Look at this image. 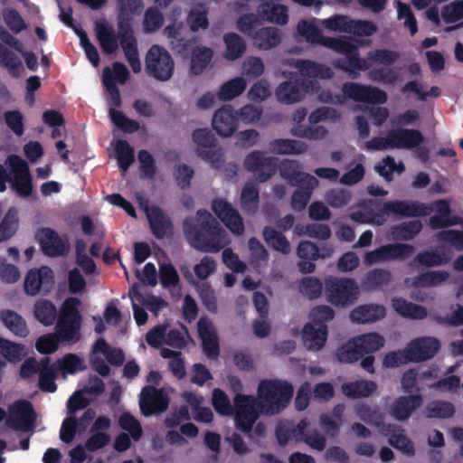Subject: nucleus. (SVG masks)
I'll use <instances>...</instances> for the list:
<instances>
[{
    "label": "nucleus",
    "mask_w": 463,
    "mask_h": 463,
    "mask_svg": "<svg viewBox=\"0 0 463 463\" xmlns=\"http://www.w3.org/2000/svg\"><path fill=\"white\" fill-rule=\"evenodd\" d=\"M184 232L191 246L202 252H219L230 242L220 222L205 209L184 222Z\"/></svg>",
    "instance_id": "nucleus-1"
},
{
    "label": "nucleus",
    "mask_w": 463,
    "mask_h": 463,
    "mask_svg": "<svg viewBox=\"0 0 463 463\" xmlns=\"http://www.w3.org/2000/svg\"><path fill=\"white\" fill-rule=\"evenodd\" d=\"M294 388L287 381L266 379L258 386L259 407L266 415H276L283 411L290 403Z\"/></svg>",
    "instance_id": "nucleus-2"
},
{
    "label": "nucleus",
    "mask_w": 463,
    "mask_h": 463,
    "mask_svg": "<svg viewBox=\"0 0 463 463\" xmlns=\"http://www.w3.org/2000/svg\"><path fill=\"white\" fill-rule=\"evenodd\" d=\"M322 46L345 55L334 60L333 66L348 73L353 80L358 79L361 71L371 68V64L360 57L358 47L347 38L326 36Z\"/></svg>",
    "instance_id": "nucleus-3"
},
{
    "label": "nucleus",
    "mask_w": 463,
    "mask_h": 463,
    "mask_svg": "<svg viewBox=\"0 0 463 463\" xmlns=\"http://www.w3.org/2000/svg\"><path fill=\"white\" fill-rule=\"evenodd\" d=\"M95 32L100 48L106 54H112L118 51V41L121 48H123V46L127 47L137 44L131 18L128 15L120 14L118 21L117 33L114 28L106 23H97Z\"/></svg>",
    "instance_id": "nucleus-4"
},
{
    "label": "nucleus",
    "mask_w": 463,
    "mask_h": 463,
    "mask_svg": "<svg viewBox=\"0 0 463 463\" xmlns=\"http://www.w3.org/2000/svg\"><path fill=\"white\" fill-rule=\"evenodd\" d=\"M384 345V338L378 333H367L350 339L337 349L336 356L341 363H354L364 354L380 350Z\"/></svg>",
    "instance_id": "nucleus-5"
},
{
    "label": "nucleus",
    "mask_w": 463,
    "mask_h": 463,
    "mask_svg": "<svg viewBox=\"0 0 463 463\" xmlns=\"http://www.w3.org/2000/svg\"><path fill=\"white\" fill-rule=\"evenodd\" d=\"M80 300L68 298L61 307L56 324V334L61 342H77L80 337L81 316L78 309Z\"/></svg>",
    "instance_id": "nucleus-6"
},
{
    "label": "nucleus",
    "mask_w": 463,
    "mask_h": 463,
    "mask_svg": "<svg viewBox=\"0 0 463 463\" xmlns=\"http://www.w3.org/2000/svg\"><path fill=\"white\" fill-rule=\"evenodd\" d=\"M325 295L335 307L353 305L359 296V287L354 279L330 276L325 279Z\"/></svg>",
    "instance_id": "nucleus-7"
},
{
    "label": "nucleus",
    "mask_w": 463,
    "mask_h": 463,
    "mask_svg": "<svg viewBox=\"0 0 463 463\" xmlns=\"http://www.w3.org/2000/svg\"><path fill=\"white\" fill-rule=\"evenodd\" d=\"M145 71L149 77L158 81H166L174 74L175 61L164 47L154 44L146 54Z\"/></svg>",
    "instance_id": "nucleus-8"
},
{
    "label": "nucleus",
    "mask_w": 463,
    "mask_h": 463,
    "mask_svg": "<svg viewBox=\"0 0 463 463\" xmlns=\"http://www.w3.org/2000/svg\"><path fill=\"white\" fill-rule=\"evenodd\" d=\"M235 428L249 438H252V428L259 419L260 412L256 408L253 397L237 393L234 397Z\"/></svg>",
    "instance_id": "nucleus-9"
},
{
    "label": "nucleus",
    "mask_w": 463,
    "mask_h": 463,
    "mask_svg": "<svg viewBox=\"0 0 463 463\" xmlns=\"http://www.w3.org/2000/svg\"><path fill=\"white\" fill-rule=\"evenodd\" d=\"M243 167L259 183H265L276 174L278 170V158L267 156L264 151L253 150L245 156Z\"/></svg>",
    "instance_id": "nucleus-10"
},
{
    "label": "nucleus",
    "mask_w": 463,
    "mask_h": 463,
    "mask_svg": "<svg viewBox=\"0 0 463 463\" xmlns=\"http://www.w3.org/2000/svg\"><path fill=\"white\" fill-rule=\"evenodd\" d=\"M193 141L197 145V156L212 164L213 167L219 169L222 167L224 159L221 148L216 146V138L211 130L207 128H198L193 132Z\"/></svg>",
    "instance_id": "nucleus-11"
},
{
    "label": "nucleus",
    "mask_w": 463,
    "mask_h": 463,
    "mask_svg": "<svg viewBox=\"0 0 463 463\" xmlns=\"http://www.w3.org/2000/svg\"><path fill=\"white\" fill-rule=\"evenodd\" d=\"M317 86L315 80L295 76L278 86L276 96L281 103L293 104L300 101L306 93L313 91Z\"/></svg>",
    "instance_id": "nucleus-12"
},
{
    "label": "nucleus",
    "mask_w": 463,
    "mask_h": 463,
    "mask_svg": "<svg viewBox=\"0 0 463 463\" xmlns=\"http://www.w3.org/2000/svg\"><path fill=\"white\" fill-rule=\"evenodd\" d=\"M13 175L11 187L21 197L33 194V179L28 164L17 155H11L5 161Z\"/></svg>",
    "instance_id": "nucleus-13"
},
{
    "label": "nucleus",
    "mask_w": 463,
    "mask_h": 463,
    "mask_svg": "<svg viewBox=\"0 0 463 463\" xmlns=\"http://www.w3.org/2000/svg\"><path fill=\"white\" fill-rule=\"evenodd\" d=\"M414 252V247L404 243H389L368 251L364 256L366 266L393 260H403Z\"/></svg>",
    "instance_id": "nucleus-14"
},
{
    "label": "nucleus",
    "mask_w": 463,
    "mask_h": 463,
    "mask_svg": "<svg viewBox=\"0 0 463 463\" xmlns=\"http://www.w3.org/2000/svg\"><path fill=\"white\" fill-rule=\"evenodd\" d=\"M36 239L43 252L49 257L65 256L71 250L68 236H60L52 228L39 229L36 233Z\"/></svg>",
    "instance_id": "nucleus-15"
},
{
    "label": "nucleus",
    "mask_w": 463,
    "mask_h": 463,
    "mask_svg": "<svg viewBox=\"0 0 463 463\" xmlns=\"http://www.w3.org/2000/svg\"><path fill=\"white\" fill-rule=\"evenodd\" d=\"M344 95L357 102L371 104H384L387 102V93L374 86L356 82H345L342 86Z\"/></svg>",
    "instance_id": "nucleus-16"
},
{
    "label": "nucleus",
    "mask_w": 463,
    "mask_h": 463,
    "mask_svg": "<svg viewBox=\"0 0 463 463\" xmlns=\"http://www.w3.org/2000/svg\"><path fill=\"white\" fill-rule=\"evenodd\" d=\"M169 402L170 399L163 389L147 385L141 391L139 407L143 415L151 416L165 411Z\"/></svg>",
    "instance_id": "nucleus-17"
},
{
    "label": "nucleus",
    "mask_w": 463,
    "mask_h": 463,
    "mask_svg": "<svg viewBox=\"0 0 463 463\" xmlns=\"http://www.w3.org/2000/svg\"><path fill=\"white\" fill-rule=\"evenodd\" d=\"M212 210L220 221L235 235H242L245 231L243 220L239 212L223 198L212 202Z\"/></svg>",
    "instance_id": "nucleus-18"
},
{
    "label": "nucleus",
    "mask_w": 463,
    "mask_h": 463,
    "mask_svg": "<svg viewBox=\"0 0 463 463\" xmlns=\"http://www.w3.org/2000/svg\"><path fill=\"white\" fill-rule=\"evenodd\" d=\"M35 417L33 404L26 400H20L10 408L6 425L15 430H29L33 428Z\"/></svg>",
    "instance_id": "nucleus-19"
},
{
    "label": "nucleus",
    "mask_w": 463,
    "mask_h": 463,
    "mask_svg": "<svg viewBox=\"0 0 463 463\" xmlns=\"http://www.w3.org/2000/svg\"><path fill=\"white\" fill-rule=\"evenodd\" d=\"M431 211L426 203L418 201H387L383 204V213L385 215L393 213L402 217H424Z\"/></svg>",
    "instance_id": "nucleus-20"
},
{
    "label": "nucleus",
    "mask_w": 463,
    "mask_h": 463,
    "mask_svg": "<svg viewBox=\"0 0 463 463\" xmlns=\"http://www.w3.org/2000/svg\"><path fill=\"white\" fill-rule=\"evenodd\" d=\"M53 284V271L48 266H42L28 271L24 279V290L28 295L34 296L41 290L48 292Z\"/></svg>",
    "instance_id": "nucleus-21"
},
{
    "label": "nucleus",
    "mask_w": 463,
    "mask_h": 463,
    "mask_svg": "<svg viewBox=\"0 0 463 463\" xmlns=\"http://www.w3.org/2000/svg\"><path fill=\"white\" fill-rule=\"evenodd\" d=\"M212 125L219 136L222 137L232 136L239 126L236 111L231 105H223L213 114Z\"/></svg>",
    "instance_id": "nucleus-22"
},
{
    "label": "nucleus",
    "mask_w": 463,
    "mask_h": 463,
    "mask_svg": "<svg viewBox=\"0 0 463 463\" xmlns=\"http://www.w3.org/2000/svg\"><path fill=\"white\" fill-rule=\"evenodd\" d=\"M412 362H423L431 359L440 348L439 341L435 337L423 336L407 344Z\"/></svg>",
    "instance_id": "nucleus-23"
},
{
    "label": "nucleus",
    "mask_w": 463,
    "mask_h": 463,
    "mask_svg": "<svg viewBox=\"0 0 463 463\" xmlns=\"http://www.w3.org/2000/svg\"><path fill=\"white\" fill-rule=\"evenodd\" d=\"M278 169L281 177L292 186L304 182L307 184L317 183L315 176L301 171V165L298 160L283 159L280 163L278 162Z\"/></svg>",
    "instance_id": "nucleus-24"
},
{
    "label": "nucleus",
    "mask_w": 463,
    "mask_h": 463,
    "mask_svg": "<svg viewBox=\"0 0 463 463\" xmlns=\"http://www.w3.org/2000/svg\"><path fill=\"white\" fill-rule=\"evenodd\" d=\"M420 394L400 396L391 404L389 412L399 421L407 420L412 413L422 405Z\"/></svg>",
    "instance_id": "nucleus-25"
},
{
    "label": "nucleus",
    "mask_w": 463,
    "mask_h": 463,
    "mask_svg": "<svg viewBox=\"0 0 463 463\" xmlns=\"http://www.w3.org/2000/svg\"><path fill=\"white\" fill-rule=\"evenodd\" d=\"M145 211L151 232L156 239H164L172 232V222L160 207L147 206Z\"/></svg>",
    "instance_id": "nucleus-26"
},
{
    "label": "nucleus",
    "mask_w": 463,
    "mask_h": 463,
    "mask_svg": "<svg viewBox=\"0 0 463 463\" xmlns=\"http://www.w3.org/2000/svg\"><path fill=\"white\" fill-rule=\"evenodd\" d=\"M393 149H413L423 143L422 133L418 129L398 128L390 130Z\"/></svg>",
    "instance_id": "nucleus-27"
},
{
    "label": "nucleus",
    "mask_w": 463,
    "mask_h": 463,
    "mask_svg": "<svg viewBox=\"0 0 463 463\" xmlns=\"http://www.w3.org/2000/svg\"><path fill=\"white\" fill-rule=\"evenodd\" d=\"M308 426L309 421L307 419H302L298 424H295L291 420L280 421L275 430L279 444L280 446H286L291 440L300 442L302 430H307Z\"/></svg>",
    "instance_id": "nucleus-28"
},
{
    "label": "nucleus",
    "mask_w": 463,
    "mask_h": 463,
    "mask_svg": "<svg viewBox=\"0 0 463 463\" xmlns=\"http://www.w3.org/2000/svg\"><path fill=\"white\" fill-rule=\"evenodd\" d=\"M280 0H260L258 13L262 19L272 24L285 25L288 22V10Z\"/></svg>",
    "instance_id": "nucleus-29"
},
{
    "label": "nucleus",
    "mask_w": 463,
    "mask_h": 463,
    "mask_svg": "<svg viewBox=\"0 0 463 463\" xmlns=\"http://www.w3.org/2000/svg\"><path fill=\"white\" fill-rule=\"evenodd\" d=\"M197 327L203 353L209 358H216L220 353L219 341L211 323L201 318L197 323Z\"/></svg>",
    "instance_id": "nucleus-30"
},
{
    "label": "nucleus",
    "mask_w": 463,
    "mask_h": 463,
    "mask_svg": "<svg viewBox=\"0 0 463 463\" xmlns=\"http://www.w3.org/2000/svg\"><path fill=\"white\" fill-rule=\"evenodd\" d=\"M381 431L383 435L388 437L389 444L392 447L407 454L413 453L412 443L404 434V430L401 426L387 423L386 425L383 426Z\"/></svg>",
    "instance_id": "nucleus-31"
},
{
    "label": "nucleus",
    "mask_w": 463,
    "mask_h": 463,
    "mask_svg": "<svg viewBox=\"0 0 463 463\" xmlns=\"http://www.w3.org/2000/svg\"><path fill=\"white\" fill-rule=\"evenodd\" d=\"M436 214L430 218L429 224L433 230H439L456 225L458 217L451 216V209L447 200H438L434 203Z\"/></svg>",
    "instance_id": "nucleus-32"
},
{
    "label": "nucleus",
    "mask_w": 463,
    "mask_h": 463,
    "mask_svg": "<svg viewBox=\"0 0 463 463\" xmlns=\"http://www.w3.org/2000/svg\"><path fill=\"white\" fill-rule=\"evenodd\" d=\"M299 74L298 77L317 81L316 79H331L333 77L332 70L324 64L317 63L310 60H298L296 63Z\"/></svg>",
    "instance_id": "nucleus-33"
},
{
    "label": "nucleus",
    "mask_w": 463,
    "mask_h": 463,
    "mask_svg": "<svg viewBox=\"0 0 463 463\" xmlns=\"http://www.w3.org/2000/svg\"><path fill=\"white\" fill-rule=\"evenodd\" d=\"M386 315L385 308L378 304H365L356 307L350 313V319L358 324L375 322Z\"/></svg>",
    "instance_id": "nucleus-34"
},
{
    "label": "nucleus",
    "mask_w": 463,
    "mask_h": 463,
    "mask_svg": "<svg viewBox=\"0 0 463 463\" xmlns=\"http://www.w3.org/2000/svg\"><path fill=\"white\" fill-rule=\"evenodd\" d=\"M327 338V326L305 325L303 328V342L308 350L322 349Z\"/></svg>",
    "instance_id": "nucleus-35"
},
{
    "label": "nucleus",
    "mask_w": 463,
    "mask_h": 463,
    "mask_svg": "<svg viewBox=\"0 0 463 463\" xmlns=\"http://www.w3.org/2000/svg\"><path fill=\"white\" fill-rule=\"evenodd\" d=\"M341 390L345 396L355 400L371 396L377 390V384L370 380H357L344 383Z\"/></svg>",
    "instance_id": "nucleus-36"
},
{
    "label": "nucleus",
    "mask_w": 463,
    "mask_h": 463,
    "mask_svg": "<svg viewBox=\"0 0 463 463\" xmlns=\"http://www.w3.org/2000/svg\"><path fill=\"white\" fill-rule=\"evenodd\" d=\"M269 148L276 155H300L307 150V145L298 140L277 138L269 142Z\"/></svg>",
    "instance_id": "nucleus-37"
},
{
    "label": "nucleus",
    "mask_w": 463,
    "mask_h": 463,
    "mask_svg": "<svg viewBox=\"0 0 463 463\" xmlns=\"http://www.w3.org/2000/svg\"><path fill=\"white\" fill-rule=\"evenodd\" d=\"M392 307L399 315L406 318L423 319L428 314L424 307L407 301L402 298H393Z\"/></svg>",
    "instance_id": "nucleus-38"
},
{
    "label": "nucleus",
    "mask_w": 463,
    "mask_h": 463,
    "mask_svg": "<svg viewBox=\"0 0 463 463\" xmlns=\"http://www.w3.org/2000/svg\"><path fill=\"white\" fill-rule=\"evenodd\" d=\"M240 203L241 210L249 214H255L260 204V192L256 184L248 182L241 189L240 196Z\"/></svg>",
    "instance_id": "nucleus-39"
},
{
    "label": "nucleus",
    "mask_w": 463,
    "mask_h": 463,
    "mask_svg": "<svg viewBox=\"0 0 463 463\" xmlns=\"http://www.w3.org/2000/svg\"><path fill=\"white\" fill-rule=\"evenodd\" d=\"M252 38L258 48L270 50L280 43L281 33L278 28L263 27L256 31Z\"/></svg>",
    "instance_id": "nucleus-40"
},
{
    "label": "nucleus",
    "mask_w": 463,
    "mask_h": 463,
    "mask_svg": "<svg viewBox=\"0 0 463 463\" xmlns=\"http://www.w3.org/2000/svg\"><path fill=\"white\" fill-rule=\"evenodd\" d=\"M262 236L269 247L274 250L288 255L290 252V243L287 237L271 226H265Z\"/></svg>",
    "instance_id": "nucleus-41"
},
{
    "label": "nucleus",
    "mask_w": 463,
    "mask_h": 463,
    "mask_svg": "<svg viewBox=\"0 0 463 463\" xmlns=\"http://www.w3.org/2000/svg\"><path fill=\"white\" fill-rule=\"evenodd\" d=\"M56 376L57 369L55 364H50L48 357L42 359L39 372V388L43 392H54L57 390V384L54 382Z\"/></svg>",
    "instance_id": "nucleus-42"
},
{
    "label": "nucleus",
    "mask_w": 463,
    "mask_h": 463,
    "mask_svg": "<svg viewBox=\"0 0 463 463\" xmlns=\"http://www.w3.org/2000/svg\"><path fill=\"white\" fill-rule=\"evenodd\" d=\"M0 319L3 324L15 335L25 337L29 334L24 318L13 310L0 311Z\"/></svg>",
    "instance_id": "nucleus-43"
},
{
    "label": "nucleus",
    "mask_w": 463,
    "mask_h": 463,
    "mask_svg": "<svg viewBox=\"0 0 463 463\" xmlns=\"http://www.w3.org/2000/svg\"><path fill=\"white\" fill-rule=\"evenodd\" d=\"M33 315L37 321L43 326H52L57 318V309L48 299H38L33 306Z\"/></svg>",
    "instance_id": "nucleus-44"
},
{
    "label": "nucleus",
    "mask_w": 463,
    "mask_h": 463,
    "mask_svg": "<svg viewBox=\"0 0 463 463\" xmlns=\"http://www.w3.org/2000/svg\"><path fill=\"white\" fill-rule=\"evenodd\" d=\"M225 44L224 57L229 61H235L241 58L246 52V43L242 37L236 33H227L223 35Z\"/></svg>",
    "instance_id": "nucleus-45"
},
{
    "label": "nucleus",
    "mask_w": 463,
    "mask_h": 463,
    "mask_svg": "<svg viewBox=\"0 0 463 463\" xmlns=\"http://www.w3.org/2000/svg\"><path fill=\"white\" fill-rule=\"evenodd\" d=\"M213 56V52L209 47L194 48L191 57V74L195 76L201 75L211 62Z\"/></svg>",
    "instance_id": "nucleus-46"
},
{
    "label": "nucleus",
    "mask_w": 463,
    "mask_h": 463,
    "mask_svg": "<svg viewBox=\"0 0 463 463\" xmlns=\"http://www.w3.org/2000/svg\"><path fill=\"white\" fill-rule=\"evenodd\" d=\"M422 230V223L419 220L404 222L391 228V234L395 240L411 241Z\"/></svg>",
    "instance_id": "nucleus-47"
},
{
    "label": "nucleus",
    "mask_w": 463,
    "mask_h": 463,
    "mask_svg": "<svg viewBox=\"0 0 463 463\" xmlns=\"http://www.w3.org/2000/svg\"><path fill=\"white\" fill-rule=\"evenodd\" d=\"M118 165L122 173H126L135 161L134 148L127 140H117L114 145Z\"/></svg>",
    "instance_id": "nucleus-48"
},
{
    "label": "nucleus",
    "mask_w": 463,
    "mask_h": 463,
    "mask_svg": "<svg viewBox=\"0 0 463 463\" xmlns=\"http://www.w3.org/2000/svg\"><path fill=\"white\" fill-rule=\"evenodd\" d=\"M356 416L364 422L383 429L386 425L384 417L378 408H373L365 403H358L354 406Z\"/></svg>",
    "instance_id": "nucleus-49"
},
{
    "label": "nucleus",
    "mask_w": 463,
    "mask_h": 463,
    "mask_svg": "<svg viewBox=\"0 0 463 463\" xmlns=\"http://www.w3.org/2000/svg\"><path fill=\"white\" fill-rule=\"evenodd\" d=\"M298 33L311 44H318L322 46L324 39L321 30L316 25L315 21L301 20L297 25Z\"/></svg>",
    "instance_id": "nucleus-50"
},
{
    "label": "nucleus",
    "mask_w": 463,
    "mask_h": 463,
    "mask_svg": "<svg viewBox=\"0 0 463 463\" xmlns=\"http://www.w3.org/2000/svg\"><path fill=\"white\" fill-rule=\"evenodd\" d=\"M332 249L324 246L321 249L316 243L304 241H301L297 249V254L301 260H317L325 259L331 255Z\"/></svg>",
    "instance_id": "nucleus-51"
},
{
    "label": "nucleus",
    "mask_w": 463,
    "mask_h": 463,
    "mask_svg": "<svg viewBox=\"0 0 463 463\" xmlns=\"http://www.w3.org/2000/svg\"><path fill=\"white\" fill-rule=\"evenodd\" d=\"M318 185V180L317 179L316 184H307V182L301 183L300 184H297L298 187L292 194L291 197V207L296 212L303 211L310 198L313 190Z\"/></svg>",
    "instance_id": "nucleus-52"
},
{
    "label": "nucleus",
    "mask_w": 463,
    "mask_h": 463,
    "mask_svg": "<svg viewBox=\"0 0 463 463\" xmlns=\"http://www.w3.org/2000/svg\"><path fill=\"white\" fill-rule=\"evenodd\" d=\"M449 278V273L446 270L428 271L419 274L413 279L412 286L416 288L437 287L445 282Z\"/></svg>",
    "instance_id": "nucleus-53"
},
{
    "label": "nucleus",
    "mask_w": 463,
    "mask_h": 463,
    "mask_svg": "<svg viewBox=\"0 0 463 463\" xmlns=\"http://www.w3.org/2000/svg\"><path fill=\"white\" fill-rule=\"evenodd\" d=\"M247 83L241 77H236L223 83L218 91L220 100L227 101L240 96L246 89Z\"/></svg>",
    "instance_id": "nucleus-54"
},
{
    "label": "nucleus",
    "mask_w": 463,
    "mask_h": 463,
    "mask_svg": "<svg viewBox=\"0 0 463 463\" xmlns=\"http://www.w3.org/2000/svg\"><path fill=\"white\" fill-rule=\"evenodd\" d=\"M392 279V273L384 269H373L368 271L364 279V285L369 290H376L387 286Z\"/></svg>",
    "instance_id": "nucleus-55"
},
{
    "label": "nucleus",
    "mask_w": 463,
    "mask_h": 463,
    "mask_svg": "<svg viewBox=\"0 0 463 463\" xmlns=\"http://www.w3.org/2000/svg\"><path fill=\"white\" fill-rule=\"evenodd\" d=\"M350 219L357 223H369L375 225H382L385 222V213H383V207L378 213L373 209L357 210L350 214Z\"/></svg>",
    "instance_id": "nucleus-56"
},
{
    "label": "nucleus",
    "mask_w": 463,
    "mask_h": 463,
    "mask_svg": "<svg viewBox=\"0 0 463 463\" xmlns=\"http://www.w3.org/2000/svg\"><path fill=\"white\" fill-rule=\"evenodd\" d=\"M109 113L113 124L123 132L132 134L139 129V123L128 118L122 111L111 108Z\"/></svg>",
    "instance_id": "nucleus-57"
},
{
    "label": "nucleus",
    "mask_w": 463,
    "mask_h": 463,
    "mask_svg": "<svg viewBox=\"0 0 463 463\" xmlns=\"http://www.w3.org/2000/svg\"><path fill=\"white\" fill-rule=\"evenodd\" d=\"M400 58L399 52L388 49H376L367 53L365 59L371 65L372 62L382 64L384 66H391L394 64Z\"/></svg>",
    "instance_id": "nucleus-58"
},
{
    "label": "nucleus",
    "mask_w": 463,
    "mask_h": 463,
    "mask_svg": "<svg viewBox=\"0 0 463 463\" xmlns=\"http://www.w3.org/2000/svg\"><path fill=\"white\" fill-rule=\"evenodd\" d=\"M102 82L106 88V90L109 94V104L115 108H119L122 103L121 97H120L119 90L114 81L112 71L109 67H106L103 70Z\"/></svg>",
    "instance_id": "nucleus-59"
},
{
    "label": "nucleus",
    "mask_w": 463,
    "mask_h": 463,
    "mask_svg": "<svg viewBox=\"0 0 463 463\" xmlns=\"http://www.w3.org/2000/svg\"><path fill=\"white\" fill-rule=\"evenodd\" d=\"M17 228V213L14 209H10L0 222V242L12 238Z\"/></svg>",
    "instance_id": "nucleus-60"
},
{
    "label": "nucleus",
    "mask_w": 463,
    "mask_h": 463,
    "mask_svg": "<svg viewBox=\"0 0 463 463\" xmlns=\"http://www.w3.org/2000/svg\"><path fill=\"white\" fill-rule=\"evenodd\" d=\"M426 413L429 418L448 419L454 415L455 408L451 402L435 401L427 405Z\"/></svg>",
    "instance_id": "nucleus-61"
},
{
    "label": "nucleus",
    "mask_w": 463,
    "mask_h": 463,
    "mask_svg": "<svg viewBox=\"0 0 463 463\" xmlns=\"http://www.w3.org/2000/svg\"><path fill=\"white\" fill-rule=\"evenodd\" d=\"M212 403L215 411L222 416L232 415L234 407L231 404L228 395L221 389L213 391Z\"/></svg>",
    "instance_id": "nucleus-62"
},
{
    "label": "nucleus",
    "mask_w": 463,
    "mask_h": 463,
    "mask_svg": "<svg viewBox=\"0 0 463 463\" xmlns=\"http://www.w3.org/2000/svg\"><path fill=\"white\" fill-rule=\"evenodd\" d=\"M0 349L5 358L11 363H17L24 355V346L22 344L11 342L0 337Z\"/></svg>",
    "instance_id": "nucleus-63"
},
{
    "label": "nucleus",
    "mask_w": 463,
    "mask_h": 463,
    "mask_svg": "<svg viewBox=\"0 0 463 463\" xmlns=\"http://www.w3.org/2000/svg\"><path fill=\"white\" fill-rule=\"evenodd\" d=\"M187 24L192 32H197L199 29H207L209 22L207 18V11L203 5L192 8L187 15Z\"/></svg>",
    "instance_id": "nucleus-64"
}]
</instances>
